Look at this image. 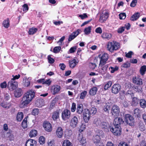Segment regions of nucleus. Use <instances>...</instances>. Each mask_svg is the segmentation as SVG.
<instances>
[{
  "mask_svg": "<svg viewBox=\"0 0 146 146\" xmlns=\"http://www.w3.org/2000/svg\"><path fill=\"white\" fill-rule=\"evenodd\" d=\"M35 94V92L32 90L29 91L24 94L20 102V108H24L29 104L34 97Z\"/></svg>",
  "mask_w": 146,
  "mask_h": 146,
  "instance_id": "1",
  "label": "nucleus"
},
{
  "mask_svg": "<svg viewBox=\"0 0 146 146\" xmlns=\"http://www.w3.org/2000/svg\"><path fill=\"white\" fill-rule=\"evenodd\" d=\"M119 48V43L115 41L109 42L107 44V49L111 52H113L114 50H116Z\"/></svg>",
  "mask_w": 146,
  "mask_h": 146,
  "instance_id": "2",
  "label": "nucleus"
},
{
  "mask_svg": "<svg viewBox=\"0 0 146 146\" xmlns=\"http://www.w3.org/2000/svg\"><path fill=\"white\" fill-rule=\"evenodd\" d=\"M125 121L127 123L131 126L135 125V120L134 118L129 114H126L125 115Z\"/></svg>",
  "mask_w": 146,
  "mask_h": 146,
  "instance_id": "3",
  "label": "nucleus"
},
{
  "mask_svg": "<svg viewBox=\"0 0 146 146\" xmlns=\"http://www.w3.org/2000/svg\"><path fill=\"white\" fill-rule=\"evenodd\" d=\"M110 130L115 135L118 136L120 135L121 133V128L120 126H114L113 127H110Z\"/></svg>",
  "mask_w": 146,
  "mask_h": 146,
  "instance_id": "4",
  "label": "nucleus"
},
{
  "mask_svg": "<svg viewBox=\"0 0 146 146\" xmlns=\"http://www.w3.org/2000/svg\"><path fill=\"white\" fill-rule=\"evenodd\" d=\"M18 85V84L17 81L11 80L8 82V87L10 90L13 91L16 88Z\"/></svg>",
  "mask_w": 146,
  "mask_h": 146,
  "instance_id": "5",
  "label": "nucleus"
},
{
  "mask_svg": "<svg viewBox=\"0 0 146 146\" xmlns=\"http://www.w3.org/2000/svg\"><path fill=\"white\" fill-rule=\"evenodd\" d=\"M120 109L119 107L116 105H114L112 107L111 113L115 117H117L119 115Z\"/></svg>",
  "mask_w": 146,
  "mask_h": 146,
  "instance_id": "6",
  "label": "nucleus"
},
{
  "mask_svg": "<svg viewBox=\"0 0 146 146\" xmlns=\"http://www.w3.org/2000/svg\"><path fill=\"white\" fill-rule=\"evenodd\" d=\"M100 59V64H103V63H107L108 58V54L106 53H104L102 56L99 55V56Z\"/></svg>",
  "mask_w": 146,
  "mask_h": 146,
  "instance_id": "7",
  "label": "nucleus"
},
{
  "mask_svg": "<svg viewBox=\"0 0 146 146\" xmlns=\"http://www.w3.org/2000/svg\"><path fill=\"white\" fill-rule=\"evenodd\" d=\"M84 119L85 122H88L90 116V111L88 109H85L83 112Z\"/></svg>",
  "mask_w": 146,
  "mask_h": 146,
  "instance_id": "8",
  "label": "nucleus"
},
{
  "mask_svg": "<svg viewBox=\"0 0 146 146\" xmlns=\"http://www.w3.org/2000/svg\"><path fill=\"white\" fill-rule=\"evenodd\" d=\"M62 119L64 120L69 119L70 116V111L67 109L64 110L62 112Z\"/></svg>",
  "mask_w": 146,
  "mask_h": 146,
  "instance_id": "9",
  "label": "nucleus"
},
{
  "mask_svg": "<svg viewBox=\"0 0 146 146\" xmlns=\"http://www.w3.org/2000/svg\"><path fill=\"white\" fill-rule=\"evenodd\" d=\"M78 117L74 116L72 118L70 121V125L72 127H76L78 123Z\"/></svg>",
  "mask_w": 146,
  "mask_h": 146,
  "instance_id": "10",
  "label": "nucleus"
},
{
  "mask_svg": "<svg viewBox=\"0 0 146 146\" xmlns=\"http://www.w3.org/2000/svg\"><path fill=\"white\" fill-rule=\"evenodd\" d=\"M121 86L119 84H114L111 87V91L113 93L116 94L119 92Z\"/></svg>",
  "mask_w": 146,
  "mask_h": 146,
  "instance_id": "11",
  "label": "nucleus"
},
{
  "mask_svg": "<svg viewBox=\"0 0 146 146\" xmlns=\"http://www.w3.org/2000/svg\"><path fill=\"white\" fill-rule=\"evenodd\" d=\"M81 30L79 29L77 30L76 31L73 32L70 35L68 40L70 42L75 38L80 33Z\"/></svg>",
  "mask_w": 146,
  "mask_h": 146,
  "instance_id": "12",
  "label": "nucleus"
},
{
  "mask_svg": "<svg viewBox=\"0 0 146 146\" xmlns=\"http://www.w3.org/2000/svg\"><path fill=\"white\" fill-rule=\"evenodd\" d=\"M100 127L102 128L106 131L108 132L109 131V128H110V127L108 125L107 123L102 121L101 125Z\"/></svg>",
  "mask_w": 146,
  "mask_h": 146,
  "instance_id": "13",
  "label": "nucleus"
},
{
  "mask_svg": "<svg viewBox=\"0 0 146 146\" xmlns=\"http://www.w3.org/2000/svg\"><path fill=\"white\" fill-rule=\"evenodd\" d=\"M123 119L120 117H116L114 120L113 124L114 126H120L121 123L123 122Z\"/></svg>",
  "mask_w": 146,
  "mask_h": 146,
  "instance_id": "14",
  "label": "nucleus"
},
{
  "mask_svg": "<svg viewBox=\"0 0 146 146\" xmlns=\"http://www.w3.org/2000/svg\"><path fill=\"white\" fill-rule=\"evenodd\" d=\"M36 141L31 139L27 140L25 144L26 146H36Z\"/></svg>",
  "mask_w": 146,
  "mask_h": 146,
  "instance_id": "15",
  "label": "nucleus"
},
{
  "mask_svg": "<svg viewBox=\"0 0 146 146\" xmlns=\"http://www.w3.org/2000/svg\"><path fill=\"white\" fill-rule=\"evenodd\" d=\"M108 17V14L107 12L101 14L100 19V21L101 22H103L106 21Z\"/></svg>",
  "mask_w": 146,
  "mask_h": 146,
  "instance_id": "16",
  "label": "nucleus"
},
{
  "mask_svg": "<svg viewBox=\"0 0 146 146\" xmlns=\"http://www.w3.org/2000/svg\"><path fill=\"white\" fill-rule=\"evenodd\" d=\"M78 139L82 145L83 146H85L86 141L85 138L83 137L82 135L79 134Z\"/></svg>",
  "mask_w": 146,
  "mask_h": 146,
  "instance_id": "17",
  "label": "nucleus"
},
{
  "mask_svg": "<svg viewBox=\"0 0 146 146\" xmlns=\"http://www.w3.org/2000/svg\"><path fill=\"white\" fill-rule=\"evenodd\" d=\"M133 83L137 85H141L143 84L142 80L139 78H137L135 77H133Z\"/></svg>",
  "mask_w": 146,
  "mask_h": 146,
  "instance_id": "18",
  "label": "nucleus"
},
{
  "mask_svg": "<svg viewBox=\"0 0 146 146\" xmlns=\"http://www.w3.org/2000/svg\"><path fill=\"white\" fill-rule=\"evenodd\" d=\"M43 127L45 129V130L49 132L52 130V127L50 123L47 122L44 123L43 125Z\"/></svg>",
  "mask_w": 146,
  "mask_h": 146,
  "instance_id": "19",
  "label": "nucleus"
},
{
  "mask_svg": "<svg viewBox=\"0 0 146 146\" xmlns=\"http://www.w3.org/2000/svg\"><path fill=\"white\" fill-rule=\"evenodd\" d=\"M1 105L3 108L6 109H8L11 107V104L9 102L3 101L1 103Z\"/></svg>",
  "mask_w": 146,
  "mask_h": 146,
  "instance_id": "20",
  "label": "nucleus"
},
{
  "mask_svg": "<svg viewBox=\"0 0 146 146\" xmlns=\"http://www.w3.org/2000/svg\"><path fill=\"white\" fill-rule=\"evenodd\" d=\"M102 38L107 40L111 39L112 35L111 33H104L101 35Z\"/></svg>",
  "mask_w": 146,
  "mask_h": 146,
  "instance_id": "21",
  "label": "nucleus"
},
{
  "mask_svg": "<svg viewBox=\"0 0 146 146\" xmlns=\"http://www.w3.org/2000/svg\"><path fill=\"white\" fill-rule=\"evenodd\" d=\"M102 120L100 118H96L95 119L93 122V124L94 126L100 127L102 123Z\"/></svg>",
  "mask_w": 146,
  "mask_h": 146,
  "instance_id": "22",
  "label": "nucleus"
},
{
  "mask_svg": "<svg viewBox=\"0 0 146 146\" xmlns=\"http://www.w3.org/2000/svg\"><path fill=\"white\" fill-rule=\"evenodd\" d=\"M14 94L16 98L20 97L23 94L22 90L21 88H18L14 91Z\"/></svg>",
  "mask_w": 146,
  "mask_h": 146,
  "instance_id": "23",
  "label": "nucleus"
},
{
  "mask_svg": "<svg viewBox=\"0 0 146 146\" xmlns=\"http://www.w3.org/2000/svg\"><path fill=\"white\" fill-rule=\"evenodd\" d=\"M56 134L58 137L60 138L62 137L63 133L62 129L61 127H59L56 130Z\"/></svg>",
  "mask_w": 146,
  "mask_h": 146,
  "instance_id": "24",
  "label": "nucleus"
},
{
  "mask_svg": "<svg viewBox=\"0 0 146 146\" xmlns=\"http://www.w3.org/2000/svg\"><path fill=\"white\" fill-rule=\"evenodd\" d=\"M83 110V105L82 104H78L76 109V112L78 114L82 113Z\"/></svg>",
  "mask_w": 146,
  "mask_h": 146,
  "instance_id": "25",
  "label": "nucleus"
},
{
  "mask_svg": "<svg viewBox=\"0 0 146 146\" xmlns=\"http://www.w3.org/2000/svg\"><path fill=\"white\" fill-rule=\"evenodd\" d=\"M60 88L58 85H54L52 87L54 94L58 93L60 90Z\"/></svg>",
  "mask_w": 146,
  "mask_h": 146,
  "instance_id": "26",
  "label": "nucleus"
},
{
  "mask_svg": "<svg viewBox=\"0 0 146 146\" xmlns=\"http://www.w3.org/2000/svg\"><path fill=\"white\" fill-rule=\"evenodd\" d=\"M98 91V88L96 87H93L91 88L89 92V94L92 96L95 95Z\"/></svg>",
  "mask_w": 146,
  "mask_h": 146,
  "instance_id": "27",
  "label": "nucleus"
},
{
  "mask_svg": "<svg viewBox=\"0 0 146 146\" xmlns=\"http://www.w3.org/2000/svg\"><path fill=\"white\" fill-rule=\"evenodd\" d=\"M23 117V113L21 112H19L17 115V121H20L22 120Z\"/></svg>",
  "mask_w": 146,
  "mask_h": 146,
  "instance_id": "28",
  "label": "nucleus"
},
{
  "mask_svg": "<svg viewBox=\"0 0 146 146\" xmlns=\"http://www.w3.org/2000/svg\"><path fill=\"white\" fill-rule=\"evenodd\" d=\"M141 111L138 108H136L134 110V115L135 117H139L141 116Z\"/></svg>",
  "mask_w": 146,
  "mask_h": 146,
  "instance_id": "29",
  "label": "nucleus"
},
{
  "mask_svg": "<svg viewBox=\"0 0 146 146\" xmlns=\"http://www.w3.org/2000/svg\"><path fill=\"white\" fill-rule=\"evenodd\" d=\"M59 117V112L57 110L53 113L52 117L54 120H56Z\"/></svg>",
  "mask_w": 146,
  "mask_h": 146,
  "instance_id": "30",
  "label": "nucleus"
},
{
  "mask_svg": "<svg viewBox=\"0 0 146 146\" xmlns=\"http://www.w3.org/2000/svg\"><path fill=\"white\" fill-rule=\"evenodd\" d=\"M99 135H99H96L94 136L93 139L94 143H98L100 142V138Z\"/></svg>",
  "mask_w": 146,
  "mask_h": 146,
  "instance_id": "31",
  "label": "nucleus"
},
{
  "mask_svg": "<svg viewBox=\"0 0 146 146\" xmlns=\"http://www.w3.org/2000/svg\"><path fill=\"white\" fill-rule=\"evenodd\" d=\"M111 106L110 104L108 103L106 104L104 108V111L105 112L109 113V111L110 109Z\"/></svg>",
  "mask_w": 146,
  "mask_h": 146,
  "instance_id": "32",
  "label": "nucleus"
},
{
  "mask_svg": "<svg viewBox=\"0 0 146 146\" xmlns=\"http://www.w3.org/2000/svg\"><path fill=\"white\" fill-rule=\"evenodd\" d=\"M4 27L6 28H8L9 26V18H7L3 22Z\"/></svg>",
  "mask_w": 146,
  "mask_h": 146,
  "instance_id": "33",
  "label": "nucleus"
},
{
  "mask_svg": "<svg viewBox=\"0 0 146 146\" xmlns=\"http://www.w3.org/2000/svg\"><path fill=\"white\" fill-rule=\"evenodd\" d=\"M139 103L141 108H145L146 107V101L144 99H141L140 100Z\"/></svg>",
  "mask_w": 146,
  "mask_h": 146,
  "instance_id": "34",
  "label": "nucleus"
},
{
  "mask_svg": "<svg viewBox=\"0 0 146 146\" xmlns=\"http://www.w3.org/2000/svg\"><path fill=\"white\" fill-rule=\"evenodd\" d=\"M37 134V131L35 129H33L30 131L29 133V136L31 137H35L36 136Z\"/></svg>",
  "mask_w": 146,
  "mask_h": 146,
  "instance_id": "35",
  "label": "nucleus"
},
{
  "mask_svg": "<svg viewBox=\"0 0 146 146\" xmlns=\"http://www.w3.org/2000/svg\"><path fill=\"white\" fill-rule=\"evenodd\" d=\"M139 17V13H136L133 15L131 18V20L132 21H134L137 19Z\"/></svg>",
  "mask_w": 146,
  "mask_h": 146,
  "instance_id": "36",
  "label": "nucleus"
},
{
  "mask_svg": "<svg viewBox=\"0 0 146 146\" xmlns=\"http://www.w3.org/2000/svg\"><path fill=\"white\" fill-rule=\"evenodd\" d=\"M5 137H7L9 140H13L14 139V135L10 133H7L5 135Z\"/></svg>",
  "mask_w": 146,
  "mask_h": 146,
  "instance_id": "37",
  "label": "nucleus"
},
{
  "mask_svg": "<svg viewBox=\"0 0 146 146\" xmlns=\"http://www.w3.org/2000/svg\"><path fill=\"white\" fill-rule=\"evenodd\" d=\"M146 71V66L143 65L142 66L140 70V73L142 75L144 74L145 72Z\"/></svg>",
  "mask_w": 146,
  "mask_h": 146,
  "instance_id": "38",
  "label": "nucleus"
},
{
  "mask_svg": "<svg viewBox=\"0 0 146 146\" xmlns=\"http://www.w3.org/2000/svg\"><path fill=\"white\" fill-rule=\"evenodd\" d=\"M37 31L36 28L34 27H32L29 29L28 33L29 35H33L35 34Z\"/></svg>",
  "mask_w": 146,
  "mask_h": 146,
  "instance_id": "39",
  "label": "nucleus"
},
{
  "mask_svg": "<svg viewBox=\"0 0 146 146\" xmlns=\"http://www.w3.org/2000/svg\"><path fill=\"white\" fill-rule=\"evenodd\" d=\"M63 146H72V143L68 140L64 141L62 144Z\"/></svg>",
  "mask_w": 146,
  "mask_h": 146,
  "instance_id": "40",
  "label": "nucleus"
},
{
  "mask_svg": "<svg viewBox=\"0 0 146 146\" xmlns=\"http://www.w3.org/2000/svg\"><path fill=\"white\" fill-rule=\"evenodd\" d=\"M91 26H89L87 27L84 30V32L86 35H88L91 32Z\"/></svg>",
  "mask_w": 146,
  "mask_h": 146,
  "instance_id": "41",
  "label": "nucleus"
},
{
  "mask_svg": "<svg viewBox=\"0 0 146 146\" xmlns=\"http://www.w3.org/2000/svg\"><path fill=\"white\" fill-rule=\"evenodd\" d=\"M112 85L111 81H109L107 82V83L104 86V89L105 90H107L109 88H110Z\"/></svg>",
  "mask_w": 146,
  "mask_h": 146,
  "instance_id": "42",
  "label": "nucleus"
},
{
  "mask_svg": "<svg viewBox=\"0 0 146 146\" xmlns=\"http://www.w3.org/2000/svg\"><path fill=\"white\" fill-rule=\"evenodd\" d=\"M139 101L138 99L134 97L132 99V104L133 106H136L138 104Z\"/></svg>",
  "mask_w": 146,
  "mask_h": 146,
  "instance_id": "43",
  "label": "nucleus"
},
{
  "mask_svg": "<svg viewBox=\"0 0 146 146\" xmlns=\"http://www.w3.org/2000/svg\"><path fill=\"white\" fill-rule=\"evenodd\" d=\"M27 117H26L23 120V121L22 123V127L24 128H26L27 127Z\"/></svg>",
  "mask_w": 146,
  "mask_h": 146,
  "instance_id": "44",
  "label": "nucleus"
},
{
  "mask_svg": "<svg viewBox=\"0 0 146 146\" xmlns=\"http://www.w3.org/2000/svg\"><path fill=\"white\" fill-rule=\"evenodd\" d=\"M22 10L23 12H26L29 10V7L27 4H25L22 6Z\"/></svg>",
  "mask_w": 146,
  "mask_h": 146,
  "instance_id": "45",
  "label": "nucleus"
},
{
  "mask_svg": "<svg viewBox=\"0 0 146 146\" xmlns=\"http://www.w3.org/2000/svg\"><path fill=\"white\" fill-rule=\"evenodd\" d=\"M72 134V131L71 130L66 129L65 131V135L67 137L70 136Z\"/></svg>",
  "mask_w": 146,
  "mask_h": 146,
  "instance_id": "46",
  "label": "nucleus"
},
{
  "mask_svg": "<svg viewBox=\"0 0 146 146\" xmlns=\"http://www.w3.org/2000/svg\"><path fill=\"white\" fill-rule=\"evenodd\" d=\"M56 103L55 100H53L50 103L49 109L51 110L53 109Z\"/></svg>",
  "mask_w": 146,
  "mask_h": 146,
  "instance_id": "47",
  "label": "nucleus"
},
{
  "mask_svg": "<svg viewBox=\"0 0 146 146\" xmlns=\"http://www.w3.org/2000/svg\"><path fill=\"white\" fill-rule=\"evenodd\" d=\"M25 81L24 84L25 86L27 87H28L30 85V81L28 79L25 77Z\"/></svg>",
  "mask_w": 146,
  "mask_h": 146,
  "instance_id": "48",
  "label": "nucleus"
},
{
  "mask_svg": "<svg viewBox=\"0 0 146 146\" xmlns=\"http://www.w3.org/2000/svg\"><path fill=\"white\" fill-rule=\"evenodd\" d=\"M61 49V47L60 46H56L53 49V52L55 53H58L60 52Z\"/></svg>",
  "mask_w": 146,
  "mask_h": 146,
  "instance_id": "49",
  "label": "nucleus"
},
{
  "mask_svg": "<svg viewBox=\"0 0 146 146\" xmlns=\"http://www.w3.org/2000/svg\"><path fill=\"white\" fill-rule=\"evenodd\" d=\"M134 90L138 93L141 92L142 91V88L140 86H136L134 88Z\"/></svg>",
  "mask_w": 146,
  "mask_h": 146,
  "instance_id": "50",
  "label": "nucleus"
},
{
  "mask_svg": "<svg viewBox=\"0 0 146 146\" xmlns=\"http://www.w3.org/2000/svg\"><path fill=\"white\" fill-rule=\"evenodd\" d=\"M45 141V138L42 136H41L39 138V142L41 145L43 144Z\"/></svg>",
  "mask_w": 146,
  "mask_h": 146,
  "instance_id": "51",
  "label": "nucleus"
},
{
  "mask_svg": "<svg viewBox=\"0 0 146 146\" xmlns=\"http://www.w3.org/2000/svg\"><path fill=\"white\" fill-rule=\"evenodd\" d=\"M78 63V60L76 58H74L72 60L70 61L69 64H76Z\"/></svg>",
  "mask_w": 146,
  "mask_h": 146,
  "instance_id": "52",
  "label": "nucleus"
},
{
  "mask_svg": "<svg viewBox=\"0 0 146 146\" xmlns=\"http://www.w3.org/2000/svg\"><path fill=\"white\" fill-rule=\"evenodd\" d=\"M126 17V14L125 13H122L119 15V17L120 19H124Z\"/></svg>",
  "mask_w": 146,
  "mask_h": 146,
  "instance_id": "53",
  "label": "nucleus"
},
{
  "mask_svg": "<svg viewBox=\"0 0 146 146\" xmlns=\"http://www.w3.org/2000/svg\"><path fill=\"white\" fill-rule=\"evenodd\" d=\"M39 113L38 109L37 108H35L33 109L32 112V113L33 115H37Z\"/></svg>",
  "mask_w": 146,
  "mask_h": 146,
  "instance_id": "54",
  "label": "nucleus"
},
{
  "mask_svg": "<svg viewBox=\"0 0 146 146\" xmlns=\"http://www.w3.org/2000/svg\"><path fill=\"white\" fill-rule=\"evenodd\" d=\"M87 92L86 91H84L81 93L80 98L81 99H83L86 96V95Z\"/></svg>",
  "mask_w": 146,
  "mask_h": 146,
  "instance_id": "55",
  "label": "nucleus"
},
{
  "mask_svg": "<svg viewBox=\"0 0 146 146\" xmlns=\"http://www.w3.org/2000/svg\"><path fill=\"white\" fill-rule=\"evenodd\" d=\"M110 68L111 69V73H113L115 72L118 69V67L116 66L114 67H111Z\"/></svg>",
  "mask_w": 146,
  "mask_h": 146,
  "instance_id": "56",
  "label": "nucleus"
},
{
  "mask_svg": "<svg viewBox=\"0 0 146 146\" xmlns=\"http://www.w3.org/2000/svg\"><path fill=\"white\" fill-rule=\"evenodd\" d=\"M77 48V47L76 46H74L73 47H71L69 50V52H70V53H71L74 52L75 51Z\"/></svg>",
  "mask_w": 146,
  "mask_h": 146,
  "instance_id": "57",
  "label": "nucleus"
},
{
  "mask_svg": "<svg viewBox=\"0 0 146 146\" xmlns=\"http://www.w3.org/2000/svg\"><path fill=\"white\" fill-rule=\"evenodd\" d=\"M125 29V27H122L120 28H119L117 30V32L119 33H122L124 31Z\"/></svg>",
  "mask_w": 146,
  "mask_h": 146,
  "instance_id": "58",
  "label": "nucleus"
},
{
  "mask_svg": "<svg viewBox=\"0 0 146 146\" xmlns=\"http://www.w3.org/2000/svg\"><path fill=\"white\" fill-rule=\"evenodd\" d=\"M90 111V114H95L97 112V110L96 108L93 107L91 109Z\"/></svg>",
  "mask_w": 146,
  "mask_h": 146,
  "instance_id": "59",
  "label": "nucleus"
},
{
  "mask_svg": "<svg viewBox=\"0 0 146 146\" xmlns=\"http://www.w3.org/2000/svg\"><path fill=\"white\" fill-rule=\"evenodd\" d=\"M48 60L49 62L51 64L53 63L54 62V60L53 58H51L50 56H48Z\"/></svg>",
  "mask_w": 146,
  "mask_h": 146,
  "instance_id": "60",
  "label": "nucleus"
},
{
  "mask_svg": "<svg viewBox=\"0 0 146 146\" xmlns=\"http://www.w3.org/2000/svg\"><path fill=\"white\" fill-rule=\"evenodd\" d=\"M102 30L100 27H98L96 29L95 32L101 34L102 33Z\"/></svg>",
  "mask_w": 146,
  "mask_h": 146,
  "instance_id": "61",
  "label": "nucleus"
},
{
  "mask_svg": "<svg viewBox=\"0 0 146 146\" xmlns=\"http://www.w3.org/2000/svg\"><path fill=\"white\" fill-rule=\"evenodd\" d=\"M137 1L136 0H133L132 2L131 3L130 6L131 7H135L137 4Z\"/></svg>",
  "mask_w": 146,
  "mask_h": 146,
  "instance_id": "62",
  "label": "nucleus"
},
{
  "mask_svg": "<svg viewBox=\"0 0 146 146\" xmlns=\"http://www.w3.org/2000/svg\"><path fill=\"white\" fill-rule=\"evenodd\" d=\"M48 146H54V141H48Z\"/></svg>",
  "mask_w": 146,
  "mask_h": 146,
  "instance_id": "63",
  "label": "nucleus"
},
{
  "mask_svg": "<svg viewBox=\"0 0 146 146\" xmlns=\"http://www.w3.org/2000/svg\"><path fill=\"white\" fill-rule=\"evenodd\" d=\"M7 84L6 82H4L1 84L0 86L2 88H5L7 87Z\"/></svg>",
  "mask_w": 146,
  "mask_h": 146,
  "instance_id": "64",
  "label": "nucleus"
}]
</instances>
